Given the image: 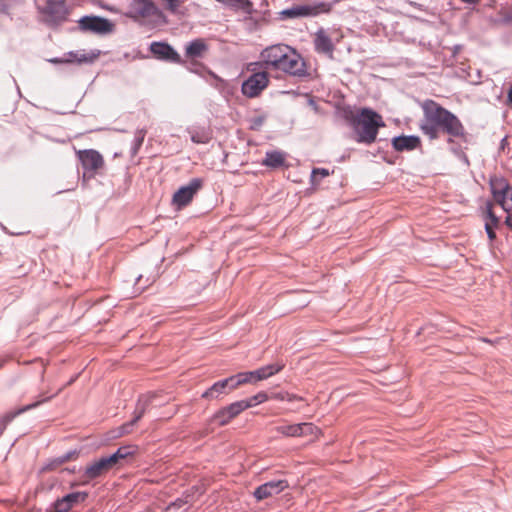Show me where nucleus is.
I'll return each mask as SVG.
<instances>
[{
    "instance_id": "nucleus-1",
    "label": "nucleus",
    "mask_w": 512,
    "mask_h": 512,
    "mask_svg": "<svg viewBox=\"0 0 512 512\" xmlns=\"http://www.w3.org/2000/svg\"><path fill=\"white\" fill-rule=\"evenodd\" d=\"M423 116L419 129L429 140H436L441 134L448 135V142L453 138H463L466 134L460 119L451 111L432 99L420 103Z\"/></svg>"
},
{
    "instance_id": "nucleus-2",
    "label": "nucleus",
    "mask_w": 512,
    "mask_h": 512,
    "mask_svg": "<svg viewBox=\"0 0 512 512\" xmlns=\"http://www.w3.org/2000/svg\"><path fill=\"white\" fill-rule=\"evenodd\" d=\"M266 69L277 70L291 76L306 75V65L295 49L285 44H275L265 48L260 54Z\"/></svg>"
},
{
    "instance_id": "nucleus-3",
    "label": "nucleus",
    "mask_w": 512,
    "mask_h": 512,
    "mask_svg": "<svg viewBox=\"0 0 512 512\" xmlns=\"http://www.w3.org/2000/svg\"><path fill=\"white\" fill-rule=\"evenodd\" d=\"M350 126L357 143L370 145L375 142L379 129L385 126L382 116L370 108H362L350 119Z\"/></svg>"
},
{
    "instance_id": "nucleus-4",
    "label": "nucleus",
    "mask_w": 512,
    "mask_h": 512,
    "mask_svg": "<svg viewBox=\"0 0 512 512\" xmlns=\"http://www.w3.org/2000/svg\"><path fill=\"white\" fill-rule=\"evenodd\" d=\"M69 0H34L39 21L51 28H56L68 21Z\"/></svg>"
},
{
    "instance_id": "nucleus-5",
    "label": "nucleus",
    "mask_w": 512,
    "mask_h": 512,
    "mask_svg": "<svg viewBox=\"0 0 512 512\" xmlns=\"http://www.w3.org/2000/svg\"><path fill=\"white\" fill-rule=\"evenodd\" d=\"M490 188L494 200L507 213L512 212V186L502 177L494 176L490 179Z\"/></svg>"
},
{
    "instance_id": "nucleus-6",
    "label": "nucleus",
    "mask_w": 512,
    "mask_h": 512,
    "mask_svg": "<svg viewBox=\"0 0 512 512\" xmlns=\"http://www.w3.org/2000/svg\"><path fill=\"white\" fill-rule=\"evenodd\" d=\"M330 9V4L325 2L315 3L313 5H294L282 10L280 15L282 19L313 17L321 13H328Z\"/></svg>"
},
{
    "instance_id": "nucleus-7",
    "label": "nucleus",
    "mask_w": 512,
    "mask_h": 512,
    "mask_svg": "<svg viewBox=\"0 0 512 512\" xmlns=\"http://www.w3.org/2000/svg\"><path fill=\"white\" fill-rule=\"evenodd\" d=\"M269 83V76L266 71L255 72L250 75L242 84V93L249 97H257Z\"/></svg>"
},
{
    "instance_id": "nucleus-8",
    "label": "nucleus",
    "mask_w": 512,
    "mask_h": 512,
    "mask_svg": "<svg viewBox=\"0 0 512 512\" xmlns=\"http://www.w3.org/2000/svg\"><path fill=\"white\" fill-rule=\"evenodd\" d=\"M203 180L193 178L188 185L180 187L173 195L172 202L178 208L187 206L194 198L196 193L202 188Z\"/></svg>"
},
{
    "instance_id": "nucleus-9",
    "label": "nucleus",
    "mask_w": 512,
    "mask_h": 512,
    "mask_svg": "<svg viewBox=\"0 0 512 512\" xmlns=\"http://www.w3.org/2000/svg\"><path fill=\"white\" fill-rule=\"evenodd\" d=\"M77 156L85 174L88 173L90 176H93L104 165L102 155L94 149L79 150Z\"/></svg>"
},
{
    "instance_id": "nucleus-10",
    "label": "nucleus",
    "mask_w": 512,
    "mask_h": 512,
    "mask_svg": "<svg viewBox=\"0 0 512 512\" xmlns=\"http://www.w3.org/2000/svg\"><path fill=\"white\" fill-rule=\"evenodd\" d=\"M79 28L96 34H108L113 30V24L105 18L84 16L79 20Z\"/></svg>"
},
{
    "instance_id": "nucleus-11",
    "label": "nucleus",
    "mask_w": 512,
    "mask_h": 512,
    "mask_svg": "<svg viewBox=\"0 0 512 512\" xmlns=\"http://www.w3.org/2000/svg\"><path fill=\"white\" fill-rule=\"evenodd\" d=\"M115 467V464L113 463L109 456L101 457L93 461L86 467L84 471L83 476L86 479L85 483L107 474L110 470H112Z\"/></svg>"
},
{
    "instance_id": "nucleus-12",
    "label": "nucleus",
    "mask_w": 512,
    "mask_h": 512,
    "mask_svg": "<svg viewBox=\"0 0 512 512\" xmlns=\"http://www.w3.org/2000/svg\"><path fill=\"white\" fill-rule=\"evenodd\" d=\"M151 53L159 60L176 64H182V58L174 48L166 42H152Z\"/></svg>"
},
{
    "instance_id": "nucleus-13",
    "label": "nucleus",
    "mask_w": 512,
    "mask_h": 512,
    "mask_svg": "<svg viewBox=\"0 0 512 512\" xmlns=\"http://www.w3.org/2000/svg\"><path fill=\"white\" fill-rule=\"evenodd\" d=\"M288 487L289 484L287 480H272L258 486L253 495L258 501H261L274 495H278Z\"/></svg>"
},
{
    "instance_id": "nucleus-14",
    "label": "nucleus",
    "mask_w": 512,
    "mask_h": 512,
    "mask_svg": "<svg viewBox=\"0 0 512 512\" xmlns=\"http://www.w3.org/2000/svg\"><path fill=\"white\" fill-rule=\"evenodd\" d=\"M130 12L138 19L148 18L158 13V8L152 0H132Z\"/></svg>"
},
{
    "instance_id": "nucleus-15",
    "label": "nucleus",
    "mask_w": 512,
    "mask_h": 512,
    "mask_svg": "<svg viewBox=\"0 0 512 512\" xmlns=\"http://www.w3.org/2000/svg\"><path fill=\"white\" fill-rule=\"evenodd\" d=\"M88 497L86 492H72L62 498H59L54 503L55 512H69L73 506L78 503L84 502Z\"/></svg>"
},
{
    "instance_id": "nucleus-16",
    "label": "nucleus",
    "mask_w": 512,
    "mask_h": 512,
    "mask_svg": "<svg viewBox=\"0 0 512 512\" xmlns=\"http://www.w3.org/2000/svg\"><path fill=\"white\" fill-rule=\"evenodd\" d=\"M314 48L317 53L324 54L328 56L330 59H333L335 46L330 36L323 28H320L315 33Z\"/></svg>"
},
{
    "instance_id": "nucleus-17",
    "label": "nucleus",
    "mask_w": 512,
    "mask_h": 512,
    "mask_svg": "<svg viewBox=\"0 0 512 512\" xmlns=\"http://www.w3.org/2000/svg\"><path fill=\"white\" fill-rule=\"evenodd\" d=\"M243 410L241 406L239 405L238 401L231 403L230 405L221 408L213 415V421L218 426H225L232 419L237 417L240 413H242Z\"/></svg>"
},
{
    "instance_id": "nucleus-18",
    "label": "nucleus",
    "mask_w": 512,
    "mask_h": 512,
    "mask_svg": "<svg viewBox=\"0 0 512 512\" xmlns=\"http://www.w3.org/2000/svg\"><path fill=\"white\" fill-rule=\"evenodd\" d=\"M154 395H142L137 403L133 419L121 426V434H128L132 431V427L143 417L147 407L152 402Z\"/></svg>"
},
{
    "instance_id": "nucleus-19",
    "label": "nucleus",
    "mask_w": 512,
    "mask_h": 512,
    "mask_svg": "<svg viewBox=\"0 0 512 512\" xmlns=\"http://www.w3.org/2000/svg\"><path fill=\"white\" fill-rule=\"evenodd\" d=\"M392 146L398 152L413 151L421 147V139L417 135H401L392 139Z\"/></svg>"
},
{
    "instance_id": "nucleus-20",
    "label": "nucleus",
    "mask_w": 512,
    "mask_h": 512,
    "mask_svg": "<svg viewBox=\"0 0 512 512\" xmlns=\"http://www.w3.org/2000/svg\"><path fill=\"white\" fill-rule=\"evenodd\" d=\"M209 46L205 39L196 38L190 41L185 47V56L189 59L202 58L208 52Z\"/></svg>"
},
{
    "instance_id": "nucleus-21",
    "label": "nucleus",
    "mask_w": 512,
    "mask_h": 512,
    "mask_svg": "<svg viewBox=\"0 0 512 512\" xmlns=\"http://www.w3.org/2000/svg\"><path fill=\"white\" fill-rule=\"evenodd\" d=\"M284 366L285 365L283 363H274V364H269V365L263 366L255 371H248V372L251 373L252 383H255V382H258L261 380H265V379L279 373L284 368Z\"/></svg>"
},
{
    "instance_id": "nucleus-22",
    "label": "nucleus",
    "mask_w": 512,
    "mask_h": 512,
    "mask_svg": "<svg viewBox=\"0 0 512 512\" xmlns=\"http://www.w3.org/2000/svg\"><path fill=\"white\" fill-rule=\"evenodd\" d=\"M286 154L279 150L268 151L262 161V165L270 168H279L285 164Z\"/></svg>"
},
{
    "instance_id": "nucleus-23",
    "label": "nucleus",
    "mask_w": 512,
    "mask_h": 512,
    "mask_svg": "<svg viewBox=\"0 0 512 512\" xmlns=\"http://www.w3.org/2000/svg\"><path fill=\"white\" fill-rule=\"evenodd\" d=\"M61 390H62V388H59V389H58V390H57L53 395H51V396H49V397H46V398H44V399H42V400H39V401H36V402H34V403H32V404L26 405V406H24V407H22V408H20V409L16 410L15 412H11V413L6 414V415L4 416V418H3L4 426H5L8 422H10L14 417H16L17 415H20L21 413H24V412H26V411H28V410H30V409H33V408H35V407L39 406L41 403L46 402V401H48L49 399H51L52 397H54V396L58 395V394L61 392Z\"/></svg>"
},
{
    "instance_id": "nucleus-24",
    "label": "nucleus",
    "mask_w": 512,
    "mask_h": 512,
    "mask_svg": "<svg viewBox=\"0 0 512 512\" xmlns=\"http://www.w3.org/2000/svg\"><path fill=\"white\" fill-rule=\"evenodd\" d=\"M189 134L192 142L196 144H207L212 138L211 132L206 128L189 129Z\"/></svg>"
},
{
    "instance_id": "nucleus-25",
    "label": "nucleus",
    "mask_w": 512,
    "mask_h": 512,
    "mask_svg": "<svg viewBox=\"0 0 512 512\" xmlns=\"http://www.w3.org/2000/svg\"><path fill=\"white\" fill-rule=\"evenodd\" d=\"M135 453L133 446H121L115 453L109 455L115 466L117 467L120 462Z\"/></svg>"
},
{
    "instance_id": "nucleus-26",
    "label": "nucleus",
    "mask_w": 512,
    "mask_h": 512,
    "mask_svg": "<svg viewBox=\"0 0 512 512\" xmlns=\"http://www.w3.org/2000/svg\"><path fill=\"white\" fill-rule=\"evenodd\" d=\"M226 382L227 381H224V379L215 382L209 389H207L202 394V398H216L220 394L226 393Z\"/></svg>"
},
{
    "instance_id": "nucleus-27",
    "label": "nucleus",
    "mask_w": 512,
    "mask_h": 512,
    "mask_svg": "<svg viewBox=\"0 0 512 512\" xmlns=\"http://www.w3.org/2000/svg\"><path fill=\"white\" fill-rule=\"evenodd\" d=\"M274 430L286 437H299V424L282 423L276 426Z\"/></svg>"
},
{
    "instance_id": "nucleus-28",
    "label": "nucleus",
    "mask_w": 512,
    "mask_h": 512,
    "mask_svg": "<svg viewBox=\"0 0 512 512\" xmlns=\"http://www.w3.org/2000/svg\"><path fill=\"white\" fill-rule=\"evenodd\" d=\"M321 434V430L313 423H299V437L302 436H313L318 438Z\"/></svg>"
},
{
    "instance_id": "nucleus-29",
    "label": "nucleus",
    "mask_w": 512,
    "mask_h": 512,
    "mask_svg": "<svg viewBox=\"0 0 512 512\" xmlns=\"http://www.w3.org/2000/svg\"><path fill=\"white\" fill-rule=\"evenodd\" d=\"M145 136H146V130H144V129H139L135 132L133 145H132V155H136L138 153L140 147L142 146V144L144 142Z\"/></svg>"
},
{
    "instance_id": "nucleus-30",
    "label": "nucleus",
    "mask_w": 512,
    "mask_h": 512,
    "mask_svg": "<svg viewBox=\"0 0 512 512\" xmlns=\"http://www.w3.org/2000/svg\"><path fill=\"white\" fill-rule=\"evenodd\" d=\"M330 175L328 169L325 168H314L311 173V182L312 184H316L320 181V179L325 178Z\"/></svg>"
},
{
    "instance_id": "nucleus-31",
    "label": "nucleus",
    "mask_w": 512,
    "mask_h": 512,
    "mask_svg": "<svg viewBox=\"0 0 512 512\" xmlns=\"http://www.w3.org/2000/svg\"><path fill=\"white\" fill-rule=\"evenodd\" d=\"M486 222L491 223L494 226H498L499 219L493 212V205L492 203L488 202L486 204Z\"/></svg>"
},
{
    "instance_id": "nucleus-32",
    "label": "nucleus",
    "mask_w": 512,
    "mask_h": 512,
    "mask_svg": "<svg viewBox=\"0 0 512 512\" xmlns=\"http://www.w3.org/2000/svg\"><path fill=\"white\" fill-rule=\"evenodd\" d=\"M486 222L491 223L494 226H498L499 219L493 212V205L492 203L488 202L486 204Z\"/></svg>"
},
{
    "instance_id": "nucleus-33",
    "label": "nucleus",
    "mask_w": 512,
    "mask_h": 512,
    "mask_svg": "<svg viewBox=\"0 0 512 512\" xmlns=\"http://www.w3.org/2000/svg\"><path fill=\"white\" fill-rule=\"evenodd\" d=\"M233 376L236 379V384L243 385L246 383H252L251 373L249 372H241Z\"/></svg>"
},
{
    "instance_id": "nucleus-34",
    "label": "nucleus",
    "mask_w": 512,
    "mask_h": 512,
    "mask_svg": "<svg viewBox=\"0 0 512 512\" xmlns=\"http://www.w3.org/2000/svg\"><path fill=\"white\" fill-rule=\"evenodd\" d=\"M238 403L241 406L243 411H245L248 408H251V407H254V406L258 405L256 403V401L254 400L253 396L250 397V398H247V399L239 400Z\"/></svg>"
},
{
    "instance_id": "nucleus-35",
    "label": "nucleus",
    "mask_w": 512,
    "mask_h": 512,
    "mask_svg": "<svg viewBox=\"0 0 512 512\" xmlns=\"http://www.w3.org/2000/svg\"><path fill=\"white\" fill-rule=\"evenodd\" d=\"M277 398L282 400V401H288V402L302 400L301 397H299V396H297L295 394H290L288 392L278 394Z\"/></svg>"
},
{
    "instance_id": "nucleus-36",
    "label": "nucleus",
    "mask_w": 512,
    "mask_h": 512,
    "mask_svg": "<svg viewBox=\"0 0 512 512\" xmlns=\"http://www.w3.org/2000/svg\"><path fill=\"white\" fill-rule=\"evenodd\" d=\"M187 504V501L186 500H183V499H177L175 502L171 503L168 507H167V510L169 512H176V509H179L181 508L182 506L186 505Z\"/></svg>"
},
{
    "instance_id": "nucleus-37",
    "label": "nucleus",
    "mask_w": 512,
    "mask_h": 512,
    "mask_svg": "<svg viewBox=\"0 0 512 512\" xmlns=\"http://www.w3.org/2000/svg\"><path fill=\"white\" fill-rule=\"evenodd\" d=\"M167 8L172 11V12H175L179 6L181 5V0H162Z\"/></svg>"
},
{
    "instance_id": "nucleus-38",
    "label": "nucleus",
    "mask_w": 512,
    "mask_h": 512,
    "mask_svg": "<svg viewBox=\"0 0 512 512\" xmlns=\"http://www.w3.org/2000/svg\"><path fill=\"white\" fill-rule=\"evenodd\" d=\"M497 226H494L492 225L491 223L489 222H485V230H486V233H487V236L488 238L492 241L496 238V233L494 231V229L496 228Z\"/></svg>"
},
{
    "instance_id": "nucleus-39",
    "label": "nucleus",
    "mask_w": 512,
    "mask_h": 512,
    "mask_svg": "<svg viewBox=\"0 0 512 512\" xmlns=\"http://www.w3.org/2000/svg\"><path fill=\"white\" fill-rule=\"evenodd\" d=\"M224 381H227L226 388H228L229 391H232L240 386L239 384H236V379L234 378V376L228 377L224 379Z\"/></svg>"
},
{
    "instance_id": "nucleus-40",
    "label": "nucleus",
    "mask_w": 512,
    "mask_h": 512,
    "mask_svg": "<svg viewBox=\"0 0 512 512\" xmlns=\"http://www.w3.org/2000/svg\"><path fill=\"white\" fill-rule=\"evenodd\" d=\"M253 397L257 404L264 403L268 400V395L264 391L255 394Z\"/></svg>"
},
{
    "instance_id": "nucleus-41",
    "label": "nucleus",
    "mask_w": 512,
    "mask_h": 512,
    "mask_svg": "<svg viewBox=\"0 0 512 512\" xmlns=\"http://www.w3.org/2000/svg\"><path fill=\"white\" fill-rule=\"evenodd\" d=\"M463 3L470 4V5H476L480 2V0H461Z\"/></svg>"
},
{
    "instance_id": "nucleus-42",
    "label": "nucleus",
    "mask_w": 512,
    "mask_h": 512,
    "mask_svg": "<svg viewBox=\"0 0 512 512\" xmlns=\"http://www.w3.org/2000/svg\"><path fill=\"white\" fill-rule=\"evenodd\" d=\"M505 222H506L507 226H508L510 229H512V214H511V215H509V216L506 218V221H505Z\"/></svg>"
},
{
    "instance_id": "nucleus-43",
    "label": "nucleus",
    "mask_w": 512,
    "mask_h": 512,
    "mask_svg": "<svg viewBox=\"0 0 512 512\" xmlns=\"http://www.w3.org/2000/svg\"><path fill=\"white\" fill-rule=\"evenodd\" d=\"M507 100H508V103L510 105H512V87L509 89L508 91V96H507Z\"/></svg>"
},
{
    "instance_id": "nucleus-44",
    "label": "nucleus",
    "mask_w": 512,
    "mask_h": 512,
    "mask_svg": "<svg viewBox=\"0 0 512 512\" xmlns=\"http://www.w3.org/2000/svg\"><path fill=\"white\" fill-rule=\"evenodd\" d=\"M50 62H52V63H62L63 61L61 59L54 58V59H51Z\"/></svg>"
},
{
    "instance_id": "nucleus-45",
    "label": "nucleus",
    "mask_w": 512,
    "mask_h": 512,
    "mask_svg": "<svg viewBox=\"0 0 512 512\" xmlns=\"http://www.w3.org/2000/svg\"><path fill=\"white\" fill-rule=\"evenodd\" d=\"M483 341H484V342H487V343H491V341H490V340H488V339H486V338H484V339H483Z\"/></svg>"
},
{
    "instance_id": "nucleus-46",
    "label": "nucleus",
    "mask_w": 512,
    "mask_h": 512,
    "mask_svg": "<svg viewBox=\"0 0 512 512\" xmlns=\"http://www.w3.org/2000/svg\"><path fill=\"white\" fill-rule=\"evenodd\" d=\"M2 432H3V428L0 429V435L2 434Z\"/></svg>"
}]
</instances>
